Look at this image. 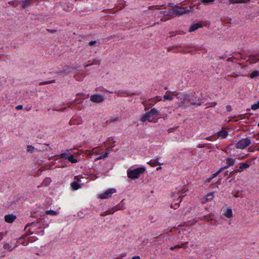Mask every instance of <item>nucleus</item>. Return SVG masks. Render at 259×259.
Here are the masks:
<instances>
[{
	"mask_svg": "<svg viewBox=\"0 0 259 259\" xmlns=\"http://www.w3.org/2000/svg\"><path fill=\"white\" fill-rule=\"evenodd\" d=\"M257 151H259V147L257 149Z\"/></svg>",
	"mask_w": 259,
	"mask_h": 259,
	"instance_id": "nucleus-51",
	"label": "nucleus"
},
{
	"mask_svg": "<svg viewBox=\"0 0 259 259\" xmlns=\"http://www.w3.org/2000/svg\"><path fill=\"white\" fill-rule=\"evenodd\" d=\"M235 162V159H233V158H232L230 157L227 158L226 159V162L227 165L225 166V168H227V167H230V166L233 165L234 164Z\"/></svg>",
	"mask_w": 259,
	"mask_h": 259,
	"instance_id": "nucleus-16",
	"label": "nucleus"
},
{
	"mask_svg": "<svg viewBox=\"0 0 259 259\" xmlns=\"http://www.w3.org/2000/svg\"><path fill=\"white\" fill-rule=\"evenodd\" d=\"M170 249L171 250H174L175 248V246H172L170 248Z\"/></svg>",
	"mask_w": 259,
	"mask_h": 259,
	"instance_id": "nucleus-43",
	"label": "nucleus"
},
{
	"mask_svg": "<svg viewBox=\"0 0 259 259\" xmlns=\"http://www.w3.org/2000/svg\"><path fill=\"white\" fill-rule=\"evenodd\" d=\"M250 166V164L249 163H247V162H242L240 163V166L239 169L237 170V172H241L243 170L248 168Z\"/></svg>",
	"mask_w": 259,
	"mask_h": 259,
	"instance_id": "nucleus-13",
	"label": "nucleus"
},
{
	"mask_svg": "<svg viewBox=\"0 0 259 259\" xmlns=\"http://www.w3.org/2000/svg\"><path fill=\"white\" fill-rule=\"evenodd\" d=\"M183 245H184L183 244H182L181 245H178L175 246V248H182L183 246Z\"/></svg>",
	"mask_w": 259,
	"mask_h": 259,
	"instance_id": "nucleus-35",
	"label": "nucleus"
},
{
	"mask_svg": "<svg viewBox=\"0 0 259 259\" xmlns=\"http://www.w3.org/2000/svg\"><path fill=\"white\" fill-rule=\"evenodd\" d=\"M23 244L24 245H27L28 244V243H27V242H26V243L24 242Z\"/></svg>",
	"mask_w": 259,
	"mask_h": 259,
	"instance_id": "nucleus-46",
	"label": "nucleus"
},
{
	"mask_svg": "<svg viewBox=\"0 0 259 259\" xmlns=\"http://www.w3.org/2000/svg\"><path fill=\"white\" fill-rule=\"evenodd\" d=\"M77 181H80V182L81 181L79 179H77Z\"/></svg>",
	"mask_w": 259,
	"mask_h": 259,
	"instance_id": "nucleus-49",
	"label": "nucleus"
},
{
	"mask_svg": "<svg viewBox=\"0 0 259 259\" xmlns=\"http://www.w3.org/2000/svg\"><path fill=\"white\" fill-rule=\"evenodd\" d=\"M258 126H259V122H258Z\"/></svg>",
	"mask_w": 259,
	"mask_h": 259,
	"instance_id": "nucleus-53",
	"label": "nucleus"
},
{
	"mask_svg": "<svg viewBox=\"0 0 259 259\" xmlns=\"http://www.w3.org/2000/svg\"><path fill=\"white\" fill-rule=\"evenodd\" d=\"M176 96L173 92L168 91L163 95L162 101L166 100L172 101L174 99V96Z\"/></svg>",
	"mask_w": 259,
	"mask_h": 259,
	"instance_id": "nucleus-9",
	"label": "nucleus"
},
{
	"mask_svg": "<svg viewBox=\"0 0 259 259\" xmlns=\"http://www.w3.org/2000/svg\"><path fill=\"white\" fill-rule=\"evenodd\" d=\"M159 114V111L156 108H152L148 112L145 113L141 118L140 120L143 122L146 121L154 122L153 116Z\"/></svg>",
	"mask_w": 259,
	"mask_h": 259,
	"instance_id": "nucleus-2",
	"label": "nucleus"
},
{
	"mask_svg": "<svg viewBox=\"0 0 259 259\" xmlns=\"http://www.w3.org/2000/svg\"><path fill=\"white\" fill-rule=\"evenodd\" d=\"M87 153L89 155H92L93 154V150L92 151H88L87 152Z\"/></svg>",
	"mask_w": 259,
	"mask_h": 259,
	"instance_id": "nucleus-40",
	"label": "nucleus"
},
{
	"mask_svg": "<svg viewBox=\"0 0 259 259\" xmlns=\"http://www.w3.org/2000/svg\"><path fill=\"white\" fill-rule=\"evenodd\" d=\"M218 173H215L213 175V176L212 177H210L208 179V181H210V180L213 179L214 177H215L217 175Z\"/></svg>",
	"mask_w": 259,
	"mask_h": 259,
	"instance_id": "nucleus-39",
	"label": "nucleus"
},
{
	"mask_svg": "<svg viewBox=\"0 0 259 259\" xmlns=\"http://www.w3.org/2000/svg\"><path fill=\"white\" fill-rule=\"evenodd\" d=\"M35 226V224L34 223H32L30 224H27L25 228V230L26 231H29L30 233V234H32L33 232H31L30 231V228L32 227H34Z\"/></svg>",
	"mask_w": 259,
	"mask_h": 259,
	"instance_id": "nucleus-25",
	"label": "nucleus"
},
{
	"mask_svg": "<svg viewBox=\"0 0 259 259\" xmlns=\"http://www.w3.org/2000/svg\"><path fill=\"white\" fill-rule=\"evenodd\" d=\"M4 247L5 249H7L9 248V244H5L4 245Z\"/></svg>",
	"mask_w": 259,
	"mask_h": 259,
	"instance_id": "nucleus-37",
	"label": "nucleus"
},
{
	"mask_svg": "<svg viewBox=\"0 0 259 259\" xmlns=\"http://www.w3.org/2000/svg\"><path fill=\"white\" fill-rule=\"evenodd\" d=\"M126 255V253L125 252L122 253L119 255H118L117 257L114 259H122L123 257Z\"/></svg>",
	"mask_w": 259,
	"mask_h": 259,
	"instance_id": "nucleus-32",
	"label": "nucleus"
},
{
	"mask_svg": "<svg viewBox=\"0 0 259 259\" xmlns=\"http://www.w3.org/2000/svg\"><path fill=\"white\" fill-rule=\"evenodd\" d=\"M249 59L252 63L256 62L259 60L258 54L257 55H250L249 56Z\"/></svg>",
	"mask_w": 259,
	"mask_h": 259,
	"instance_id": "nucleus-18",
	"label": "nucleus"
},
{
	"mask_svg": "<svg viewBox=\"0 0 259 259\" xmlns=\"http://www.w3.org/2000/svg\"><path fill=\"white\" fill-rule=\"evenodd\" d=\"M163 98H161L160 97H157L154 100V103H156L157 102L162 101Z\"/></svg>",
	"mask_w": 259,
	"mask_h": 259,
	"instance_id": "nucleus-33",
	"label": "nucleus"
},
{
	"mask_svg": "<svg viewBox=\"0 0 259 259\" xmlns=\"http://www.w3.org/2000/svg\"><path fill=\"white\" fill-rule=\"evenodd\" d=\"M16 219V215L12 214L6 215L5 217L6 222L9 223H12Z\"/></svg>",
	"mask_w": 259,
	"mask_h": 259,
	"instance_id": "nucleus-12",
	"label": "nucleus"
},
{
	"mask_svg": "<svg viewBox=\"0 0 259 259\" xmlns=\"http://www.w3.org/2000/svg\"><path fill=\"white\" fill-rule=\"evenodd\" d=\"M214 1L215 0H200V2L204 4H210L213 3Z\"/></svg>",
	"mask_w": 259,
	"mask_h": 259,
	"instance_id": "nucleus-31",
	"label": "nucleus"
},
{
	"mask_svg": "<svg viewBox=\"0 0 259 259\" xmlns=\"http://www.w3.org/2000/svg\"><path fill=\"white\" fill-rule=\"evenodd\" d=\"M108 154H109V152H106L104 154H103V155H101L100 157L97 158V159H96V160H98L101 159H104L108 156Z\"/></svg>",
	"mask_w": 259,
	"mask_h": 259,
	"instance_id": "nucleus-26",
	"label": "nucleus"
},
{
	"mask_svg": "<svg viewBox=\"0 0 259 259\" xmlns=\"http://www.w3.org/2000/svg\"><path fill=\"white\" fill-rule=\"evenodd\" d=\"M2 237V238H3V233H0V237Z\"/></svg>",
	"mask_w": 259,
	"mask_h": 259,
	"instance_id": "nucleus-45",
	"label": "nucleus"
},
{
	"mask_svg": "<svg viewBox=\"0 0 259 259\" xmlns=\"http://www.w3.org/2000/svg\"><path fill=\"white\" fill-rule=\"evenodd\" d=\"M93 154H95L97 155L98 154L96 151H95V149H93Z\"/></svg>",
	"mask_w": 259,
	"mask_h": 259,
	"instance_id": "nucleus-41",
	"label": "nucleus"
},
{
	"mask_svg": "<svg viewBox=\"0 0 259 259\" xmlns=\"http://www.w3.org/2000/svg\"><path fill=\"white\" fill-rule=\"evenodd\" d=\"M119 208H116V209H114L113 210H108V211H106V212L105 213H102L101 214V215H104L107 214L113 213H114L115 211H116Z\"/></svg>",
	"mask_w": 259,
	"mask_h": 259,
	"instance_id": "nucleus-27",
	"label": "nucleus"
},
{
	"mask_svg": "<svg viewBox=\"0 0 259 259\" xmlns=\"http://www.w3.org/2000/svg\"><path fill=\"white\" fill-rule=\"evenodd\" d=\"M71 186L74 190H77L81 188V186L76 182H72L71 183Z\"/></svg>",
	"mask_w": 259,
	"mask_h": 259,
	"instance_id": "nucleus-24",
	"label": "nucleus"
},
{
	"mask_svg": "<svg viewBox=\"0 0 259 259\" xmlns=\"http://www.w3.org/2000/svg\"><path fill=\"white\" fill-rule=\"evenodd\" d=\"M155 13L156 14H163L165 16H168L170 17H173L174 16H176L175 8L171 9L168 10L167 11H160L159 9H157L155 11Z\"/></svg>",
	"mask_w": 259,
	"mask_h": 259,
	"instance_id": "nucleus-7",
	"label": "nucleus"
},
{
	"mask_svg": "<svg viewBox=\"0 0 259 259\" xmlns=\"http://www.w3.org/2000/svg\"><path fill=\"white\" fill-rule=\"evenodd\" d=\"M147 163L152 167H155L158 164H161V163L158 162V159L157 158L155 159L150 160Z\"/></svg>",
	"mask_w": 259,
	"mask_h": 259,
	"instance_id": "nucleus-19",
	"label": "nucleus"
},
{
	"mask_svg": "<svg viewBox=\"0 0 259 259\" xmlns=\"http://www.w3.org/2000/svg\"><path fill=\"white\" fill-rule=\"evenodd\" d=\"M251 143L250 140L248 138L242 139L236 144V148L243 149L247 147Z\"/></svg>",
	"mask_w": 259,
	"mask_h": 259,
	"instance_id": "nucleus-6",
	"label": "nucleus"
},
{
	"mask_svg": "<svg viewBox=\"0 0 259 259\" xmlns=\"http://www.w3.org/2000/svg\"><path fill=\"white\" fill-rule=\"evenodd\" d=\"M176 96L179 100H181L180 102H178L177 103V104L179 107H183L184 109H186L189 106L188 105H186L185 103L186 102H191V99H192V98L190 95L184 93H182L180 94H176Z\"/></svg>",
	"mask_w": 259,
	"mask_h": 259,
	"instance_id": "nucleus-1",
	"label": "nucleus"
},
{
	"mask_svg": "<svg viewBox=\"0 0 259 259\" xmlns=\"http://www.w3.org/2000/svg\"><path fill=\"white\" fill-rule=\"evenodd\" d=\"M161 21H165V20H163L162 19H161Z\"/></svg>",
	"mask_w": 259,
	"mask_h": 259,
	"instance_id": "nucleus-52",
	"label": "nucleus"
},
{
	"mask_svg": "<svg viewBox=\"0 0 259 259\" xmlns=\"http://www.w3.org/2000/svg\"><path fill=\"white\" fill-rule=\"evenodd\" d=\"M250 0H229V4H236L240 3H246Z\"/></svg>",
	"mask_w": 259,
	"mask_h": 259,
	"instance_id": "nucleus-17",
	"label": "nucleus"
},
{
	"mask_svg": "<svg viewBox=\"0 0 259 259\" xmlns=\"http://www.w3.org/2000/svg\"><path fill=\"white\" fill-rule=\"evenodd\" d=\"M116 192L114 188H110L104 191L98 195V197L100 199H107L111 197L112 194Z\"/></svg>",
	"mask_w": 259,
	"mask_h": 259,
	"instance_id": "nucleus-5",
	"label": "nucleus"
},
{
	"mask_svg": "<svg viewBox=\"0 0 259 259\" xmlns=\"http://www.w3.org/2000/svg\"><path fill=\"white\" fill-rule=\"evenodd\" d=\"M249 76L251 78H255V77L259 76V71L254 70L251 74H250Z\"/></svg>",
	"mask_w": 259,
	"mask_h": 259,
	"instance_id": "nucleus-23",
	"label": "nucleus"
},
{
	"mask_svg": "<svg viewBox=\"0 0 259 259\" xmlns=\"http://www.w3.org/2000/svg\"><path fill=\"white\" fill-rule=\"evenodd\" d=\"M52 82V81H51V82H45V84H47V83H51V82Z\"/></svg>",
	"mask_w": 259,
	"mask_h": 259,
	"instance_id": "nucleus-47",
	"label": "nucleus"
},
{
	"mask_svg": "<svg viewBox=\"0 0 259 259\" xmlns=\"http://www.w3.org/2000/svg\"><path fill=\"white\" fill-rule=\"evenodd\" d=\"M96 43V41H91L89 42V45L90 46H93V45H95Z\"/></svg>",
	"mask_w": 259,
	"mask_h": 259,
	"instance_id": "nucleus-36",
	"label": "nucleus"
},
{
	"mask_svg": "<svg viewBox=\"0 0 259 259\" xmlns=\"http://www.w3.org/2000/svg\"><path fill=\"white\" fill-rule=\"evenodd\" d=\"M200 27H201V25L198 23L194 24L190 27L189 32L194 31Z\"/></svg>",
	"mask_w": 259,
	"mask_h": 259,
	"instance_id": "nucleus-21",
	"label": "nucleus"
},
{
	"mask_svg": "<svg viewBox=\"0 0 259 259\" xmlns=\"http://www.w3.org/2000/svg\"><path fill=\"white\" fill-rule=\"evenodd\" d=\"M131 259H140V257L138 255L134 256Z\"/></svg>",
	"mask_w": 259,
	"mask_h": 259,
	"instance_id": "nucleus-38",
	"label": "nucleus"
},
{
	"mask_svg": "<svg viewBox=\"0 0 259 259\" xmlns=\"http://www.w3.org/2000/svg\"><path fill=\"white\" fill-rule=\"evenodd\" d=\"M145 170L144 167H138L132 170L127 171V175L129 178L136 179L139 178L140 175L143 173Z\"/></svg>",
	"mask_w": 259,
	"mask_h": 259,
	"instance_id": "nucleus-3",
	"label": "nucleus"
},
{
	"mask_svg": "<svg viewBox=\"0 0 259 259\" xmlns=\"http://www.w3.org/2000/svg\"><path fill=\"white\" fill-rule=\"evenodd\" d=\"M47 214L51 215H57L59 213L58 210H47L46 211Z\"/></svg>",
	"mask_w": 259,
	"mask_h": 259,
	"instance_id": "nucleus-22",
	"label": "nucleus"
},
{
	"mask_svg": "<svg viewBox=\"0 0 259 259\" xmlns=\"http://www.w3.org/2000/svg\"><path fill=\"white\" fill-rule=\"evenodd\" d=\"M251 109L254 110L259 109V101L257 103L253 104L251 106Z\"/></svg>",
	"mask_w": 259,
	"mask_h": 259,
	"instance_id": "nucleus-28",
	"label": "nucleus"
},
{
	"mask_svg": "<svg viewBox=\"0 0 259 259\" xmlns=\"http://www.w3.org/2000/svg\"><path fill=\"white\" fill-rule=\"evenodd\" d=\"M33 0H23L22 1L18 2V3L21 4L23 8H25L30 5Z\"/></svg>",
	"mask_w": 259,
	"mask_h": 259,
	"instance_id": "nucleus-15",
	"label": "nucleus"
},
{
	"mask_svg": "<svg viewBox=\"0 0 259 259\" xmlns=\"http://www.w3.org/2000/svg\"><path fill=\"white\" fill-rule=\"evenodd\" d=\"M234 196L236 197H238V195L237 194H236V195H234Z\"/></svg>",
	"mask_w": 259,
	"mask_h": 259,
	"instance_id": "nucleus-48",
	"label": "nucleus"
},
{
	"mask_svg": "<svg viewBox=\"0 0 259 259\" xmlns=\"http://www.w3.org/2000/svg\"><path fill=\"white\" fill-rule=\"evenodd\" d=\"M189 103H190L191 105H193L194 106H198L201 105L200 103H196L194 102L193 99L192 98L191 99V102H190Z\"/></svg>",
	"mask_w": 259,
	"mask_h": 259,
	"instance_id": "nucleus-29",
	"label": "nucleus"
},
{
	"mask_svg": "<svg viewBox=\"0 0 259 259\" xmlns=\"http://www.w3.org/2000/svg\"><path fill=\"white\" fill-rule=\"evenodd\" d=\"M213 198V193H211L210 194H207L205 197L202 198V202L204 203L207 202L208 201H211Z\"/></svg>",
	"mask_w": 259,
	"mask_h": 259,
	"instance_id": "nucleus-14",
	"label": "nucleus"
},
{
	"mask_svg": "<svg viewBox=\"0 0 259 259\" xmlns=\"http://www.w3.org/2000/svg\"><path fill=\"white\" fill-rule=\"evenodd\" d=\"M2 239V237H0V240Z\"/></svg>",
	"mask_w": 259,
	"mask_h": 259,
	"instance_id": "nucleus-50",
	"label": "nucleus"
},
{
	"mask_svg": "<svg viewBox=\"0 0 259 259\" xmlns=\"http://www.w3.org/2000/svg\"><path fill=\"white\" fill-rule=\"evenodd\" d=\"M175 15L177 16L183 15V14H185V13L187 12L188 11L186 9V8H175Z\"/></svg>",
	"mask_w": 259,
	"mask_h": 259,
	"instance_id": "nucleus-10",
	"label": "nucleus"
},
{
	"mask_svg": "<svg viewBox=\"0 0 259 259\" xmlns=\"http://www.w3.org/2000/svg\"><path fill=\"white\" fill-rule=\"evenodd\" d=\"M219 136L222 138H225L228 135V133L225 130H222L218 133Z\"/></svg>",
	"mask_w": 259,
	"mask_h": 259,
	"instance_id": "nucleus-20",
	"label": "nucleus"
},
{
	"mask_svg": "<svg viewBox=\"0 0 259 259\" xmlns=\"http://www.w3.org/2000/svg\"><path fill=\"white\" fill-rule=\"evenodd\" d=\"M60 158L68 159L70 162L75 163L78 161L74 158V156L72 155L69 150H66L65 152L61 153L59 155Z\"/></svg>",
	"mask_w": 259,
	"mask_h": 259,
	"instance_id": "nucleus-4",
	"label": "nucleus"
},
{
	"mask_svg": "<svg viewBox=\"0 0 259 259\" xmlns=\"http://www.w3.org/2000/svg\"><path fill=\"white\" fill-rule=\"evenodd\" d=\"M161 169V166H159V167H158L156 168V170H158Z\"/></svg>",
	"mask_w": 259,
	"mask_h": 259,
	"instance_id": "nucleus-44",
	"label": "nucleus"
},
{
	"mask_svg": "<svg viewBox=\"0 0 259 259\" xmlns=\"http://www.w3.org/2000/svg\"><path fill=\"white\" fill-rule=\"evenodd\" d=\"M246 156V155L244 156H240L239 157V159H243L244 158V157H245Z\"/></svg>",
	"mask_w": 259,
	"mask_h": 259,
	"instance_id": "nucleus-42",
	"label": "nucleus"
},
{
	"mask_svg": "<svg viewBox=\"0 0 259 259\" xmlns=\"http://www.w3.org/2000/svg\"><path fill=\"white\" fill-rule=\"evenodd\" d=\"M16 109H17V110L22 109H23V106L21 105H18L17 106H16Z\"/></svg>",
	"mask_w": 259,
	"mask_h": 259,
	"instance_id": "nucleus-34",
	"label": "nucleus"
},
{
	"mask_svg": "<svg viewBox=\"0 0 259 259\" xmlns=\"http://www.w3.org/2000/svg\"><path fill=\"white\" fill-rule=\"evenodd\" d=\"M105 97L100 94H94L90 97V100L95 103H101L104 101Z\"/></svg>",
	"mask_w": 259,
	"mask_h": 259,
	"instance_id": "nucleus-8",
	"label": "nucleus"
},
{
	"mask_svg": "<svg viewBox=\"0 0 259 259\" xmlns=\"http://www.w3.org/2000/svg\"><path fill=\"white\" fill-rule=\"evenodd\" d=\"M34 149V148L33 146H32L31 145H28L27 147V151L28 152H30L32 153L33 152Z\"/></svg>",
	"mask_w": 259,
	"mask_h": 259,
	"instance_id": "nucleus-30",
	"label": "nucleus"
},
{
	"mask_svg": "<svg viewBox=\"0 0 259 259\" xmlns=\"http://www.w3.org/2000/svg\"><path fill=\"white\" fill-rule=\"evenodd\" d=\"M223 214L228 218H232L233 217L232 209L231 208H227L224 209Z\"/></svg>",
	"mask_w": 259,
	"mask_h": 259,
	"instance_id": "nucleus-11",
	"label": "nucleus"
}]
</instances>
